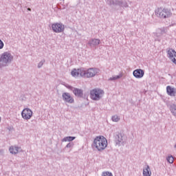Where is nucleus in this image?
<instances>
[{"label": "nucleus", "instance_id": "nucleus-24", "mask_svg": "<svg viewBox=\"0 0 176 176\" xmlns=\"http://www.w3.org/2000/svg\"><path fill=\"white\" fill-rule=\"evenodd\" d=\"M112 120L113 122H119V120H120V118L116 115L112 117Z\"/></svg>", "mask_w": 176, "mask_h": 176}, {"label": "nucleus", "instance_id": "nucleus-13", "mask_svg": "<svg viewBox=\"0 0 176 176\" xmlns=\"http://www.w3.org/2000/svg\"><path fill=\"white\" fill-rule=\"evenodd\" d=\"M168 57L176 65V52L173 49H170L168 51Z\"/></svg>", "mask_w": 176, "mask_h": 176}, {"label": "nucleus", "instance_id": "nucleus-27", "mask_svg": "<svg viewBox=\"0 0 176 176\" xmlns=\"http://www.w3.org/2000/svg\"><path fill=\"white\" fill-rule=\"evenodd\" d=\"M43 64H45V60H42L38 63V68H42V67L43 66Z\"/></svg>", "mask_w": 176, "mask_h": 176}, {"label": "nucleus", "instance_id": "nucleus-23", "mask_svg": "<svg viewBox=\"0 0 176 176\" xmlns=\"http://www.w3.org/2000/svg\"><path fill=\"white\" fill-rule=\"evenodd\" d=\"M166 160L168 163L173 164V163H174V157H173V155H169L167 157Z\"/></svg>", "mask_w": 176, "mask_h": 176}, {"label": "nucleus", "instance_id": "nucleus-4", "mask_svg": "<svg viewBox=\"0 0 176 176\" xmlns=\"http://www.w3.org/2000/svg\"><path fill=\"white\" fill-rule=\"evenodd\" d=\"M155 13L157 17H160V19H168L173 14L168 9L162 8L155 10Z\"/></svg>", "mask_w": 176, "mask_h": 176}, {"label": "nucleus", "instance_id": "nucleus-20", "mask_svg": "<svg viewBox=\"0 0 176 176\" xmlns=\"http://www.w3.org/2000/svg\"><path fill=\"white\" fill-rule=\"evenodd\" d=\"M75 138H76V137L74 136H67V137H65L63 140H62V142H71V141H74V140H75Z\"/></svg>", "mask_w": 176, "mask_h": 176}, {"label": "nucleus", "instance_id": "nucleus-31", "mask_svg": "<svg viewBox=\"0 0 176 176\" xmlns=\"http://www.w3.org/2000/svg\"><path fill=\"white\" fill-rule=\"evenodd\" d=\"M0 122H1V117H0Z\"/></svg>", "mask_w": 176, "mask_h": 176}, {"label": "nucleus", "instance_id": "nucleus-5", "mask_svg": "<svg viewBox=\"0 0 176 176\" xmlns=\"http://www.w3.org/2000/svg\"><path fill=\"white\" fill-rule=\"evenodd\" d=\"M52 28L54 32L60 34V32H63L64 30H65V26L61 23H55L52 25Z\"/></svg>", "mask_w": 176, "mask_h": 176}, {"label": "nucleus", "instance_id": "nucleus-26", "mask_svg": "<svg viewBox=\"0 0 176 176\" xmlns=\"http://www.w3.org/2000/svg\"><path fill=\"white\" fill-rule=\"evenodd\" d=\"M102 176H113L111 173L109 172H103Z\"/></svg>", "mask_w": 176, "mask_h": 176}, {"label": "nucleus", "instance_id": "nucleus-7", "mask_svg": "<svg viewBox=\"0 0 176 176\" xmlns=\"http://www.w3.org/2000/svg\"><path fill=\"white\" fill-rule=\"evenodd\" d=\"M98 74V69L97 68H89L87 70H85L84 78H93Z\"/></svg>", "mask_w": 176, "mask_h": 176}, {"label": "nucleus", "instance_id": "nucleus-15", "mask_svg": "<svg viewBox=\"0 0 176 176\" xmlns=\"http://www.w3.org/2000/svg\"><path fill=\"white\" fill-rule=\"evenodd\" d=\"M166 34H167V30H166L164 28H158L155 32V36H157L159 38L160 36L166 35Z\"/></svg>", "mask_w": 176, "mask_h": 176}, {"label": "nucleus", "instance_id": "nucleus-8", "mask_svg": "<svg viewBox=\"0 0 176 176\" xmlns=\"http://www.w3.org/2000/svg\"><path fill=\"white\" fill-rule=\"evenodd\" d=\"M32 110L28 108H25L21 112V116L25 120H30L32 118Z\"/></svg>", "mask_w": 176, "mask_h": 176}, {"label": "nucleus", "instance_id": "nucleus-25", "mask_svg": "<svg viewBox=\"0 0 176 176\" xmlns=\"http://www.w3.org/2000/svg\"><path fill=\"white\" fill-rule=\"evenodd\" d=\"M74 142H69L67 145H66V146L65 147V148H74Z\"/></svg>", "mask_w": 176, "mask_h": 176}, {"label": "nucleus", "instance_id": "nucleus-10", "mask_svg": "<svg viewBox=\"0 0 176 176\" xmlns=\"http://www.w3.org/2000/svg\"><path fill=\"white\" fill-rule=\"evenodd\" d=\"M72 76H74V78H78V76L83 77L85 76V69H74L71 72Z\"/></svg>", "mask_w": 176, "mask_h": 176}, {"label": "nucleus", "instance_id": "nucleus-19", "mask_svg": "<svg viewBox=\"0 0 176 176\" xmlns=\"http://www.w3.org/2000/svg\"><path fill=\"white\" fill-rule=\"evenodd\" d=\"M152 175V172L151 171V168L147 165L146 168L143 169V176H151Z\"/></svg>", "mask_w": 176, "mask_h": 176}, {"label": "nucleus", "instance_id": "nucleus-3", "mask_svg": "<svg viewBox=\"0 0 176 176\" xmlns=\"http://www.w3.org/2000/svg\"><path fill=\"white\" fill-rule=\"evenodd\" d=\"M104 90L95 88L90 91V97L94 101H100L104 97Z\"/></svg>", "mask_w": 176, "mask_h": 176}, {"label": "nucleus", "instance_id": "nucleus-22", "mask_svg": "<svg viewBox=\"0 0 176 176\" xmlns=\"http://www.w3.org/2000/svg\"><path fill=\"white\" fill-rule=\"evenodd\" d=\"M122 74H119L118 76H113L112 77H111L109 80H118V79H120V78H122Z\"/></svg>", "mask_w": 176, "mask_h": 176}, {"label": "nucleus", "instance_id": "nucleus-6", "mask_svg": "<svg viewBox=\"0 0 176 176\" xmlns=\"http://www.w3.org/2000/svg\"><path fill=\"white\" fill-rule=\"evenodd\" d=\"M114 137L116 145L117 146H122V145H124V139L123 138L122 133L117 132L115 133Z\"/></svg>", "mask_w": 176, "mask_h": 176}, {"label": "nucleus", "instance_id": "nucleus-30", "mask_svg": "<svg viewBox=\"0 0 176 176\" xmlns=\"http://www.w3.org/2000/svg\"><path fill=\"white\" fill-rule=\"evenodd\" d=\"M28 10H29V12H31V8H28Z\"/></svg>", "mask_w": 176, "mask_h": 176}, {"label": "nucleus", "instance_id": "nucleus-9", "mask_svg": "<svg viewBox=\"0 0 176 176\" xmlns=\"http://www.w3.org/2000/svg\"><path fill=\"white\" fill-rule=\"evenodd\" d=\"M62 98L65 102H67L68 104H74V98H72L71 94L68 92H64L62 94Z\"/></svg>", "mask_w": 176, "mask_h": 176}, {"label": "nucleus", "instance_id": "nucleus-17", "mask_svg": "<svg viewBox=\"0 0 176 176\" xmlns=\"http://www.w3.org/2000/svg\"><path fill=\"white\" fill-rule=\"evenodd\" d=\"M9 151L12 155H16L18 152H21V148L17 146H10Z\"/></svg>", "mask_w": 176, "mask_h": 176}, {"label": "nucleus", "instance_id": "nucleus-12", "mask_svg": "<svg viewBox=\"0 0 176 176\" xmlns=\"http://www.w3.org/2000/svg\"><path fill=\"white\" fill-rule=\"evenodd\" d=\"M133 75L137 79H141V78H144V75H145V72H144V70L141 69H137L133 71Z\"/></svg>", "mask_w": 176, "mask_h": 176}, {"label": "nucleus", "instance_id": "nucleus-21", "mask_svg": "<svg viewBox=\"0 0 176 176\" xmlns=\"http://www.w3.org/2000/svg\"><path fill=\"white\" fill-rule=\"evenodd\" d=\"M170 111L172 115H173V116H175V118H176V104H173L170 105Z\"/></svg>", "mask_w": 176, "mask_h": 176}, {"label": "nucleus", "instance_id": "nucleus-28", "mask_svg": "<svg viewBox=\"0 0 176 176\" xmlns=\"http://www.w3.org/2000/svg\"><path fill=\"white\" fill-rule=\"evenodd\" d=\"M4 45L5 44H3V41H2V40H0V50L3 49Z\"/></svg>", "mask_w": 176, "mask_h": 176}, {"label": "nucleus", "instance_id": "nucleus-16", "mask_svg": "<svg viewBox=\"0 0 176 176\" xmlns=\"http://www.w3.org/2000/svg\"><path fill=\"white\" fill-rule=\"evenodd\" d=\"M72 91L76 97H78L80 98L83 97V90L78 88H74Z\"/></svg>", "mask_w": 176, "mask_h": 176}, {"label": "nucleus", "instance_id": "nucleus-1", "mask_svg": "<svg viewBox=\"0 0 176 176\" xmlns=\"http://www.w3.org/2000/svg\"><path fill=\"white\" fill-rule=\"evenodd\" d=\"M94 146L99 152H102L108 146V141L104 136H98L94 140Z\"/></svg>", "mask_w": 176, "mask_h": 176}, {"label": "nucleus", "instance_id": "nucleus-2", "mask_svg": "<svg viewBox=\"0 0 176 176\" xmlns=\"http://www.w3.org/2000/svg\"><path fill=\"white\" fill-rule=\"evenodd\" d=\"M13 55L10 52H5L0 55V68L8 67L13 61Z\"/></svg>", "mask_w": 176, "mask_h": 176}, {"label": "nucleus", "instance_id": "nucleus-14", "mask_svg": "<svg viewBox=\"0 0 176 176\" xmlns=\"http://www.w3.org/2000/svg\"><path fill=\"white\" fill-rule=\"evenodd\" d=\"M100 42V41L98 38H92L88 41V45L90 47H96V46H98Z\"/></svg>", "mask_w": 176, "mask_h": 176}, {"label": "nucleus", "instance_id": "nucleus-18", "mask_svg": "<svg viewBox=\"0 0 176 176\" xmlns=\"http://www.w3.org/2000/svg\"><path fill=\"white\" fill-rule=\"evenodd\" d=\"M166 92L168 96H171L173 97H175V89L170 86L166 87Z\"/></svg>", "mask_w": 176, "mask_h": 176}, {"label": "nucleus", "instance_id": "nucleus-29", "mask_svg": "<svg viewBox=\"0 0 176 176\" xmlns=\"http://www.w3.org/2000/svg\"><path fill=\"white\" fill-rule=\"evenodd\" d=\"M4 153H5V151L3 149H0V155H1V156H3Z\"/></svg>", "mask_w": 176, "mask_h": 176}, {"label": "nucleus", "instance_id": "nucleus-11", "mask_svg": "<svg viewBox=\"0 0 176 176\" xmlns=\"http://www.w3.org/2000/svg\"><path fill=\"white\" fill-rule=\"evenodd\" d=\"M109 5H118L123 8H127L129 6L126 2L123 3L120 0H107Z\"/></svg>", "mask_w": 176, "mask_h": 176}]
</instances>
